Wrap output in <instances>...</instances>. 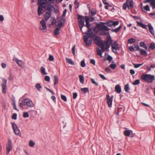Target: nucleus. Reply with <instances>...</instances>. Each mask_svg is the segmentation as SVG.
<instances>
[{"mask_svg":"<svg viewBox=\"0 0 155 155\" xmlns=\"http://www.w3.org/2000/svg\"><path fill=\"white\" fill-rule=\"evenodd\" d=\"M85 26L87 28L88 31L87 32L85 33L87 35H85L84 36V40L86 45L88 47L92 44V39L91 38L93 37L95 34L93 33L91 28H90L91 25V24L89 23L88 19H86V20Z\"/></svg>","mask_w":155,"mask_h":155,"instance_id":"obj_1","label":"nucleus"},{"mask_svg":"<svg viewBox=\"0 0 155 155\" xmlns=\"http://www.w3.org/2000/svg\"><path fill=\"white\" fill-rule=\"evenodd\" d=\"M48 2L46 0H38V13L39 16L42 13L43 8H46Z\"/></svg>","mask_w":155,"mask_h":155,"instance_id":"obj_2","label":"nucleus"},{"mask_svg":"<svg viewBox=\"0 0 155 155\" xmlns=\"http://www.w3.org/2000/svg\"><path fill=\"white\" fill-rule=\"evenodd\" d=\"M112 43L113 41L110 36L109 35L107 37L106 40L103 42L104 48V49H102V51L104 52L105 51H107Z\"/></svg>","mask_w":155,"mask_h":155,"instance_id":"obj_3","label":"nucleus"},{"mask_svg":"<svg viewBox=\"0 0 155 155\" xmlns=\"http://www.w3.org/2000/svg\"><path fill=\"white\" fill-rule=\"evenodd\" d=\"M141 79L148 83H151L155 80L153 75L150 74H144L141 76Z\"/></svg>","mask_w":155,"mask_h":155,"instance_id":"obj_4","label":"nucleus"},{"mask_svg":"<svg viewBox=\"0 0 155 155\" xmlns=\"http://www.w3.org/2000/svg\"><path fill=\"white\" fill-rule=\"evenodd\" d=\"M105 23L103 22H100L99 23H98L96 25L97 28H98L100 31H102L105 35L107 34L105 32L108 31L110 29L107 26L104 25Z\"/></svg>","mask_w":155,"mask_h":155,"instance_id":"obj_5","label":"nucleus"},{"mask_svg":"<svg viewBox=\"0 0 155 155\" xmlns=\"http://www.w3.org/2000/svg\"><path fill=\"white\" fill-rule=\"evenodd\" d=\"M94 42L97 46L99 47L102 51L104 49V45L103 41L101 39L100 37L98 36H96L93 39Z\"/></svg>","mask_w":155,"mask_h":155,"instance_id":"obj_6","label":"nucleus"},{"mask_svg":"<svg viewBox=\"0 0 155 155\" xmlns=\"http://www.w3.org/2000/svg\"><path fill=\"white\" fill-rule=\"evenodd\" d=\"M77 19L78 20V25L81 31H82L83 27L85 26L84 20L85 16H84L79 15H77Z\"/></svg>","mask_w":155,"mask_h":155,"instance_id":"obj_7","label":"nucleus"},{"mask_svg":"<svg viewBox=\"0 0 155 155\" xmlns=\"http://www.w3.org/2000/svg\"><path fill=\"white\" fill-rule=\"evenodd\" d=\"M134 7V2L133 0H127L126 2L124 3L123 6V8L124 10H126L127 7L129 9H132Z\"/></svg>","mask_w":155,"mask_h":155,"instance_id":"obj_8","label":"nucleus"},{"mask_svg":"<svg viewBox=\"0 0 155 155\" xmlns=\"http://www.w3.org/2000/svg\"><path fill=\"white\" fill-rule=\"evenodd\" d=\"M112 51L115 53H117V50H119L120 48L119 45L117 41H115L111 45Z\"/></svg>","mask_w":155,"mask_h":155,"instance_id":"obj_9","label":"nucleus"},{"mask_svg":"<svg viewBox=\"0 0 155 155\" xmlns=\"http://www.w3.org/2000/svg\"><path fill=\"white\" fill-rule=\"evenodd\" d=\"M12 141L10 139H8V143L6 145V150H7V154L8 155L12 149Z\"/></svg>","mask_w":155,"mask_h":155,"instance_id":"obj_10","label":"nucleus"},{"mask_svg":"<svg viewBox=\"0 0 155 155\" xmlns=\"http://www.w3.org/2000/svg\"><path fill=\"white\" fill-rule=\"evenodd\" d=\"M2 83L1 84L2 88V92L5 94L6 92V83L7 80L4 78H2Z\"/></svg>","mask_w":155,"mask_h":155,"instance_id":"obj_11","label":"nucleus"},{"mask_svg":"<svg viewBox=\"0 0 155 155\" xmlns=\"http://www.w3.org/2000/svg\"><path fill=\"white\" fill-rule=\"evenodd\" d=\"M12 125L14 132L15 134L18 135H20L21 134L20 132L19 129L18 128L16 124L14 123H12Z\"/></svg>","mask_w":155,"mask_h":155,"instance_id":"obj_12","label":"nucleus"},{"mask_svg":"<svg viewBox=\"0 0 155 155\" xmlns=\"http://www.w3.org/2000/svg\"><path fill=\"white\" fill-rule=\"evenodd\" d=\"M113 98V96H112L110 97V96L108 94L106 95V99L107 100V103L108 104V106L109 107H111L112 105V103Z\"/></svg>","mask_w":155,"mask_h":155,"instance_id":"obj_13","label":"nucleus"},{"mask_svg":"<svg viewBox=\"0 0 155 155\" xmlns=\"http://www.w3.org/2000/svg\"><path fill=\"white\" fill-rule=\"evenodd\" d=\"M41 25L39 26V29L41 30H45L47 29L46 22L45 20L42 19L40 22Z\"/></svg>","mask_w":155,"mask_h":155,"instance_id":"obj_14","label":"nucleus"},{"mask_svg":"<svg viewBox=\"0 0 155 155\" xmlns=\"http://www.w3.org/2000/svg\"><path fill=\"white\" fill-rule=\"evenodd\" d=\"M134 48H135V49L133 47V46H129V47L128 48V49L130 51H139L140 49L139 46L138 45H134Z\"/></svg>","mask_w":155,"mask_h":155,"instance_id":"obj_15","label":"nucleus"},{"mask_svg":"<svg viewBox=\"0 0 155 155\" xmlns=\"http://www.w3.org/2000/svg\"><path fill=\"white\" fill-rule=\"evenodd\" d=\"M26 105L29 107H32L34 106V104L32 101L29 99H26Z\"/></svg>","mask_w":155,"mask_h":155,"instance_id":"obj_16","label":"nucleus"},{"mask_svg":"<svg viewBox=\"0 0 155 155\" xmlns=\"http://www.w3.org/2000/svg\"><path fill=\"white\" fill-rule=\"evenodd\" d=\"M147 2L150 3V5L152 7V8H155V0H146Z\"/></svg>","mask_w":155,"mask_h":155,"instance_id":"obj_17","label":"nucleus"},{"mask_svg":"<svg viewBox=\"0 0 155 155\" xmlns=\"http://www.w3.org/2000/svg\"><path fill=\"white\" fill-rule=\"evenodd\" d=\"M115 91L118 93L120 94L121 92V89L120 86L117 84L115 87Z\"/></svg>","mask_w":155,"mask_h":155,"instance_id":"obj_18","label":"nucleus"},{"mask_svg":"<svg viewBox=\"0 0 155 155\" xmlns=\"http://www.w3.org/2000/svg\"><path fill=\"white\" fill-rule=\"evenodd\" d=\"M51 13L50 12H45L44 17L45 21H47L51 16Z\"/></svg>","mask_w":155,"mask_h":155,"instance_id":"obj_19","label":"nucleus"},{"mask_svg":"<svg viewBox=\"0 0 155 155\" xmlns=\"http://www.w3.org/2000/svg\"><path fill=\"white\" fill-rule=\"evenodd\" d=\"M136 22L137 23V26H140L144 29H147V25H146L143 24L138 21H137Z\"/></svg>","mask_w":155,"mask_h":155,"instance_id":"obj_20","label":"nucleus"},{"mask_svg":"<svg viewBox=\"0 0 155 155\" xmlns=\"http://www.w3.org/2000/svg\"><path fill=\"white\" fill-rule=\"evenodd\" d=\"M47 10L49 11V12H51L52 9H54V6L51 5H48L47 7Z\"/></svg>","mask_w":155,"mask_h":155,"instance_id":"obj_21","label":"nucleus"},{"mask_svg":"<svg viewBox=\"0 0 155 155\" xmlns=\"http://www.w3.org/2000/svg\"><path fill=\"white\" fill-rule=\"evenodd\" d=\"M121 25H120L118 27L116 28L112 29L111 31L112 32H114L116 33H117L120 31L121 28Z\"/></svg>","mask_w":155,"mask_h":155,"instance_id":"obj_22","label":"nucleus"},{"mask_svg":"<svg viewBox=\"0 0 155 155\" xmlns=\"http://www.w3.org/2000/svg\"><path fill=\"white\" fill-rule=\"evenodd\" d=\"M132 131L131 130H125L124 132V134L126 137H129Z\"/></svg>","mask_w":155,"mask_h":155,"instance_id":"obj_23","label":"nucleus"},{"mask_svg":"<svg viewBox=\"0 0 155 155\" xmlns=\"http://www.w3.org/2000/svg\"><path fill=\"white\" fill-rule=\"evenodd\" d=\"M148 27L150 32L152 35H154V32L153 30V27L150 24L148 25Z\"/></svg>","mask_w":155,"mask_h":155,"instance_id":"obj_24","label":"nucleus"},{"mask_svg":"<svg viewBox=\"0 0 155 155\" xmlns=\"http://www.w3.org/2000/svg\"><path fill=\"white\" fill-rule=\"evenodd\" d=\"M139 51L140 52V54L141 55L145 56H147L148 55L147 51L142 49H140Z\"/></svg>","mask_w":155,"mask_h":155,"instance_id":"obj_25","label":"nucleus"},{"mask_svg":"<svg viewBox=\"0 0 155 155\" xmlns=\"http://www.w3.org/2000/svg\"><path fill=\"white\" fill-rule=\"evenodd\" d=\"M107 0H102V2L104 5H106V6L105 7V8L106 9H108L109 7H111V5H110L109 4L105 1Z\"/></svg>","mask_w":155,"mask_h":155,"instance_id":"obj_26","label":"nucleus"},{"mask_svg":"<svg viewBox=\"0 0 155 155\" xmlns=\"http://www.w3.org/2000/svg\"><path fill=\"white\" fill-rule=\"evenodd\" d=\"M140 46L144 48L145 49L147 50V47L145 45L144 42H140L139 44Z\"/></svg>","mask_w":155,"mask_h":155,"instance_id":"obj_27","label":"nucleus"},{"mask_svg":"<svg viewBox=\"0 0 155 155\" xmlns=\"http://www.w3.org/2000/svg\"><path fill=\"white\" fill-rule=\"evenodd\" d=\"M15 60L16 62L19 66H21L23 65V63L22 61L18 59L17 58H15Z\"/></svg>","mask_w":155,"mask_h":155,"instance_id":"obj_28","label":"nucleus"},{"mask_svg":"<svg viewBox=\"0 0 155 155\" xmlns=\"http://www.w3.org/2000/svg\"><path fill=\"white\" fill-rule=\"evenodd\" d=\"M54 85L55 86L56 84L58 83V78L56 75H54Z\"/></svg>","mask_w":155,"mask_h":155,"instance_id":"obj_29","label":"nucleus"},{"mask_svg":"<svg viewBox=\"0 0 155 155\" xmlns=\"http://www.w3.org/2000/svg\"><path fill=\"white\" fill-rule=\"evenodd\" d=\"M86 19H88V23H89V21L91 22L93 21L94 20V18L91 16L90 18H89L87 16H85V21H86Z\"/></svg>","mask_w":155,"mask_h":155,"instance_id":"obj_30","label":"nucleus"},{"mask_svg":"<svg viewBox=\"0 0 155 155\" xmlns=\"http://www.w3.org/2000/svg\"><path fill=\"white\" fill-rule=\"evenodd\" d=\"M66 59L67 63L72 65H74V62L71 59L66 58Z\"/></svg>","mask_w":155,"mask_h":155,"instance_id":"obj_31","label":"nucleus"},{"mask_svg":"<svg viewBox=\"0 0 155 155\" xmlns=\"http://www.w3.org/2000/svg\"><path fill=\"white\" fill-rule=\"evenodd\" d=\"M60 29V28L57 27L55 29L54 31V34L55 35H57L59 33V31Z\"/></svg>","mask_w":155,"mask_h":155,"instance_id":"obj_32","label":"nucleus"},{"mask_svg":"<svg viewBox=\"0 0 155 155\" xmlns=\"http://www.w3.org/2000/svg\"><path fill=\"white\" fill-rule=\"evenodd\" d=\"M79 81L82 84L84 83V77L82 75H79Z\"/></svg>","mask_w":155,"mask_h":155,"instance_id":"obj_33","label":"nucleus"},{"mask_svg":"<svg viewBox=\"0 0 155 155\" xmlns=\"http://www.w3.org/2000/svg\"><path fill=\"white\" fill-rule=\"evenodd\" d=\"M40 70L42 74L44 75L47 74V73L45 72V69L43 67H41L40 68Z\"/></svg>","mask_w":155,"mask_h":155,"instance_id":"obj_34","label":"nucleus"},{"mask_svg":"<svg viewBox=\"0 0 155 155\" xmlns=\"http://www.w3.org/2000/svg\"><path fill=\"white\" fill-rule=\"evenodd\" d=\"M97 54L98 55L102 56V52H103L102 50H101L99 48H97Z\"/></svg>","mask_w":155,"mask_h":155,"instance_id":"obj_35","label":"nucleus"},{"mask_svg":"<svg viewBox=\"0 0 155 155\" xmlns=\"http://www.w3.org/2000/svg\"><path fill=\"white\" fill-rule=\"evenodd\" d=\"M81 90L82 92H84V93H86L87 92H89V89L88 88H86V87L81 88Z\"/></svg>","mask_w":155,"mask_h":155,"instance_id":"obj_36","label":"nucleus"},{"mask_svg":"<svg viewBox=\"0 0 155 155\" xmlns=\"http://www.w3.org/2000/svg\"><path fill=\"white\" fill-rule=\"evenodd\" d=\"M113 21H108L106 23V24L110 27H111L113 26Z\"/></svg>","mask_w":155,"mask_h":155,"instance_id":"obj_37","label":"nucleus"},{"mask_svg":"<svg viewBox=\"0 0 155 155\" xmlns=\"http://www.w3.org/2000/svg\"><path fill=\"white\" fill-rule=\"evenodd\" d=\"M25 105H26L25 99L22 101L20 104V106L21 107H24Z\"/></svg>","mask_w":155,"mask_h":155,"instance_id":"obj_38","label":"nucleus"},{"mask_svg":"<svg viewBox=\"0 0 155 155\" xmlns=\"http://www.w3.org/2000/svg\"><path fill=\"white\" fill-rule=\"evenodd\" d=\"M136 41V40L133 38H130L128 40V42L129 43L132 44Z\"/></svg>","mask_w":155,"mask_h":155,"instance_id":"obj_39","label":"nucleus"},{"mask_svg":"<svg viewBox=\"0 0 155 155\" xmlns=\"http://www.w3.org/2000/svg\"><path fill=\"white\" fill-rule=\"evenodd\" d=\"M58 24L57 25V27L61 28L63 24L62 21L61 20L60 21H58Z\"/></svg>","mask_w":155,"mask_h":155,"instance_id":"obj_40","label":"nucleus"},{"mask_svg":"<svg viewBox=\"0 0 155 155\" xmlns=\"http://www.w3.org/2000/svg\"><path fill=\"white\" fill-rule=\"evenodd\" d=\"M152 50H153L155 48V44L154 42L151 43L149 47Z\"/></svg>","mask_w":155,"mask_h":155,"instance_id":"obj_41","label":"nucleus"},{"mask_svg":"<svg viewBox=\"0 0 155 155\" xmlns=\"http://www.w3.org/2000/svg\"><path fill=\"white\" fill-rule=\"evenodd\" d=\"M97 11L95 9H93L91 12V15L92 16H94L96 13Z\"/></svg>","mask_w":155,"mask_h":155,"instance_id":"obj_42","label":"nucleus"},{"mask_svg":"<svg viewBox=\"0 0 155 155\" xmlns=\"http://www.w3.org/2000/svg\"><path fill=\"white\" fill-rule=\"evenodd\" d=\"M124 90L126 92H128L129 90V84H127L125 85Z\"/></svg>","mask_w":155,"mask_h":155,"instance_id":"obj_43","label":"nucleus"},{"mask_svg":"<svg viewBox=\"0 0 155 155\" xmlns=\"http://www.w3.org/2000/svg\"><path fill=\"white\" fill-rule=\"evenodd\" d=\"M13 76L11 72L9 74V76L8 77V80L9 81H12L13 80Z\"/></svg>","mask_w":155,"mask_h":155,"instance_id":"obj_44","label":"nucleus"},{"mask_svg":"<svg viewBox=\"0 0 155 155\" xmlns=\"http://www.w3.org/2000/svg\"><path fill=\"white\" fill-rule=\"evenodd\" d=\"M35 87L39 91L41 88V86L40 84L37 83L35 85Z\"/></svg>","mask_w":155,"mask_h":155,"instance_id":"obj_45","label":"nucleus"},{"mask_svg":"<svg viewBox=\"0 0 155 155\" xmlns=\"http://www.w3.org/2000/svg\"><path fill=\"white\" fill-rule=\"evenodd\" d=\"M140 83V80L137 79L135 81L133 82V84L134 85H137L139 84Z\"/></svg>","mask_w":155,"mask_h":155,"instance_id":"obj_46","label":"nucleus"},{"mask_svg":"<svg viewBox=\"0 0 155 155\" xmlns=\"http://www.w3.org/2000/svg\"><path fill=\"white\" fill-rule=\"evenodd\" d=\"M35 143L33 142L32 140H30L29 143V145L31 147H33L35 145Z\"/></svg>","mask_w":155,"mask_h":155,"instance_id":"obj_47","label":"nucleus"},{"mask_svg":"<svg viewBox=\"0 0 155 155\" xmlns=\"http://www.w3.org/2000/svg\"><path fill=\"white\" fill-rule=\"evenodd\" d=\"M29 116L28 113L27 112H24L23 113V116L24 118L28 117Z\"/></svg>","mask_w":155,"mask_h":155,"instance_id":"obj_48","label":"nucleus"},{"mask_svg":"<svg viewBox=\"0 0 155 155\" xmlns=\"http://www.w3.org/2000/svg\"><path fill=\"white\" fill-rule=\"evenodd\" d=\"M80 65L82 67H84L85 66L86 64L84 60H82L81 61Z\"/></svg>","mask_w":155,"mask_h":155,"instance_id":"obj_49","label":"nucleus"},{"mask_svg":"<svg viewBox=\"0 0 155 155\" xmlns=\"http://www.w3.org/2000/svg\"><path fill=\"white\" fill-rule=\"evenodd\" d=\"M143 64H133L134 65V67L135 68H138L139 67H140Z\"/></svg>","mask_w":155,"mask_h":155,"instance_id":"obj_50","label":"nucleus"},{"mask_svg":"<svg viewBox=\"0 0 155 155\" xmlns=\"http://www.w3.org/2000/svg\"><path fill=\"white\" fill-rule=\"evenodd\" d=\"M61 99L64 101H67V98L66 96L64 95H61Z\"/></svg>","mask_w":155,"mask_h":155,"instance_id":"obj_51","label":"nucleus"},{"mask_svg":"<svg viewBox=\"0 0 155 155\" xmlns=\"http://www.w3.org/2000/svg\"><path fill=\"white\" fill-rule=\"evenodd\" d=\"M74 4L75 5L76 8H77L79 5V3L78 2L77 0H75Z\"/></svg>","mask_w":155,"mask_h":155,"instance_id":"obj_52","label":"nucleus"},{"mask_svg":"<svg viewBox=\"0 0 155 155\" xmlns=\"http://www.w3.org/2000/svg\"><path fill=\"white\" fill-rule=\"evenodd\" d=\"M91 82L92 84H95L96 86H98V84L92 78L91 79Z\"/></svg>","mask_w":155,"mask_h":155,"instance_id":"obj_53","label":"nucleus"},{"mask_svg":"<svg viewBox=\"0 0 155 155\" xmlns=\"http://www.w3.org/2000/svg\"><path fill=\"white\" fill-rule=\"evenodd\" d=\"M50 77L49 76H45V80L46 81L49 82L50 81Z\"/></svg>","mask_w":155,"mask_h":155,"instance_id":"obj_54","label":"nucleus"},{"mask_svg":"<svg viewBox=\"0 0 155 155\" xmlns=\"http://www.w3.org/2000/svg\"><path fill=\"white\" fill-rule=\"evenodd\" d=\"M110 66L111 68L114 69L116 68V65L115 64H111L110 65Z\"/></svg>","mask_w":155,"mask_h":155,"instance_id":"obj_55","label":"nucleus"},{"mask_svg":"<svg viewBox=\"0 0 155 155\" xmlns=\"http://www.w3.org/2000/svg\"><path fill=\"white\" fill-rule=\"evenodd\" d=\"M17 114L16 113H14L12 115V118L14 120H16L17 119Z\"/></svg>","mask_w":155,"mask_h":155,"instance_id":"obj_56","label":"nucleus"},{"mask_svg":"<svg viewBox=\"0 0 155 155\" xmlns=\"http://www.w3.org/2000/svg\"><path fill=\"white\" fill-rule=\"evenodd\" d=\"M119 21H113V26H115L119 24Z\"/></svg>","mask_w":155,"mask_h":155,"instance_id":"obj_57","label":"nucleus"},{"mask_svg":"<svg viewBox=\"0 0 155 155\" xmlns=\"http://www.w3.org/2000/svg\"><path fill=\"white\" fill-rule=\"evenodd\" d=\"M144 10L146 11H150V7L148 5H146L144 7Z\"/></svg>","mask_w":155,"mask_h":155,"instance_id":"obj_58","label":"nucleus"},{"mask_svg":"<svg viewBox=\"0 0 155 155\" xmlns=\"http://www.w3.org/2000/svg\"><path fill=\"white\" fill-rule=\"evenodd\" d=\"M48 59L50 61H53L54 59V57L52 55H50Z\"/></svg>","mask_w":155,"mask_h":155,"instance_id":"obj_59","label":"nucleus"},{"mask_svg":"<svg viewBox=\"0 0 155 155\" xmlns=\"http://www.w3.org/2000/svg\"><path fill=\"white\" fill-rule=\"evenodd\" d=\"M75 45H74L72 48V51L73 54L74 55H75Z\"/></svg>","mask_w":155,"mask_h":155,"instance_id":"obj_60","label":"nucleus"},{"mask_svg":"<svg viewBox=\"0 0 155 155\" xmlns=\"http://www.w3.org/2000/svg\"><path fill=\"white\" fill-rule=\"evenodd\" d=\"M67 9H65L62 15V17H64L65 16V15L66 14V12H67Z\"/></svg>","mask_w":155,"mask_h":155,"instance_id":"obj_61","label":"nucleus"},{"mask_svg":"<svg viewBox=\"0 0 155 155\" xmlns=\"http://www.w3.org/2000/svg\"><path fill=\"white\" fill-rule=\"evenodd\" d=\"M12 104L13 106V107L14 109L15 110H17V109L16 107L15 102H13L12 103Z\"/></svg>","mask_w":155,"mask_h":155,"instance_id":"obj_62","label":"nucleus"},{"mask_svg":"<svg viewBox=\"0 0 155 155\" xmlns=\"http://www.w3.org/2000/svg\"><path fill=\"white\" fill-rule=\"evenodd\" d=\"M90 63L93 64L94 65H95V62L94 60L92 59L90 60Z\"/></svg>","mask_w":155,"mask_h":155,"instance_id":"obj_63","label":"nucleus"},{"mask_svg":"<svg viewBox=\"0 0 155 155\" xmlns=\"http://www.w3.org/2000/svg\"><path fill=\"white\" fill-rule=\"evenodd\" d=\"M112 59V57L110 55H108L107 58V60L110 62L111 61Z\"/></svg>","mask_w":155,"mask_h":155,"instance_id":"obj_64","label":"nucleus"}]
</instances>
